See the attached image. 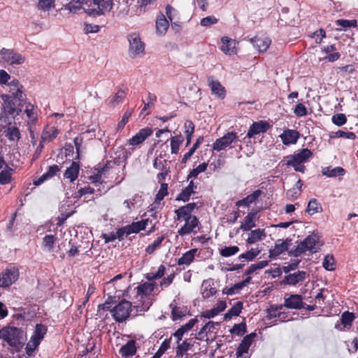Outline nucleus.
<instances>
[{
  "mask_svg": "<svg viewBox=\"0 0 358 358\" xmlns=\"http://www.w3.org/2000/svg\"><path fill=\"white\" fill-rule=\"evenodd\" d=\"M131 307V302L126 300L121 301L111 310V313L115 320L117 322L125 321L130 315Z\"/></svg>",
  "mask_w": 358,
  "mask_h": 358,
  "instance_id": "obj_6",
  "label": "nucleus"
},
{
  "mask_svg": "<svg viewBox=\"0 0 358 358\" xmlns=\"http://www.w3.org/2000/svg\"><path fill=\"white\" fill-rule=\"evenodd\" d=\"M238 138L235 132H228L214 142L213 149L217 151L224 150L229 147L234 142L237 141Z\"/></svg>",
  "mask_w": 358,
  "mask_h": 358,
  "instance_id": "obj_8",
  "label": "nucleus"
},
{
  "mask_svg": "<svg viewBox=\"0 0 358 358\" xmlns=\"http://www.w3.org/2000/svg\"><path fill=\"white\" fill-rule=\"evenodd\" d=\"M217 292V290L213 287L210 281L204 280L201 286V294L203 299H208Z\"/></svg>",
  "mask_w": 358,
  "mask_h": 358,
  "instance_id": "obj_33",
  "label": "nucleus"
},
{
  "mask_svg": "<svg viewBox=\"0 0 358 358\" xmlns=\"http://www.w3.org/2000/svg\"><path fill=\"white\" fill-rule=\"evenodd\" d=\"M319 240L320 236L317 234L313 233L312 234L308 236L301 243L303 245L305 250L307 251H310L313 253L317 252L319 248Z\"/></svg>",
  "mask_w": 358,
  "mask_h": 358,
  "instance_id": "obj_12",
  "label": "nucleus"
},
{
  "mask_svg": "<svg viewBox=\"0 0 358 358\" xmlns=\"http://www.w3.org/2000/svg\"><path fill=\"white\" fill-rule=\"evenodd\" d=\"M229 331L232 334L242 336L247 331L246 324L245 323L235 324Z\"/></svg>",
  "mask_w": 358,
  "mask_h": 358,
  "instance_id": "obj_59",
  "label": "nucleus"
},
{
  "mask_svg": "<svg viewBox=\"0 0 358 358\" xmlns=\"http://www.w3.org/2000/svg\"><path fill=\"white\" fill-rule=\"evenodd\" d=\"M255 217V213H249L244 219L243 222L241 224L240 228L243 231H250L255 226L254 219Z\"/></svg>",
  "mask_w": 358,
  "mask_h": 358,
  "instance_id": "obj_38",
  "label": "nucleus"
},
{
  "mask_svg": "<svg viewBox=\"0 0 358 358\" xmlns=\"http://www.w3.org/2000/svg\"><path fill=\"white\" fill-rule=\"evenodd\" d=\"M207 167H208V163L203 162V163L200 164L198 166H196V168H194L190 171L189 173L188 174V176L187 177V180H189L192 178L197 177V176L199 173L204 172L207 169Z\"/></svg>",
  "mask_w": 358,
  "mask_h": 358,
  "instance_id": "obj_45",
  "label": "nucleus"
},
{
  "mask_svg": "<svg viewBox=\"0 0 358 358\" xmlns=\"http://www.w3.org/2000/svg\"><path fill=\"white\" fill-rule=\"evenodd\" d=\"M306 212L309 215H313L317 213L322 212V208L317 199H312L308 203Z\"/></svg>",
  "mask_w": 358,
  "mask_h": 358,
  "instance_id": "obj_36",
  "label": "nucleus"
},
{
  "mask_svg": "<svg viewBox=\"0 0 358 358\" xmlns=\"http://www.w3.org/2000/svg\"><path fill=\"white\" fill-rule=\"evenodd\" d=\"M4 134L10 141H18L21 138L19 129L13 126L8 127V128L4 130Z\"/></svg>",
  "mask_w": 358,
  "mask_h": 358,
  "instance_id": "obj_32",
  "label": "nucleus"
},
{
  "mask_svg": "<svg viewBox=\"0 0 358 358\" xmlns=\"http://www.w3.org/2000/svg\"><path fill=\"white\" fill-rule=\"evenodd\" d=\"M59 130L55 126L46 125L41 134V141L50 142L57 138Z\"/></svg>",
  "mask_w": 358,
  "mask_h": 358,
  "instance_id": "obj_22",
  "label": "nucleus"
},
{
  "mask_svg": "<svg viewBox=\"0 0 358 358\" xmlns=\"http://www.w3.org/2000/svg\"><path fill=\"white\" fill-rule=\"evenodd\" d=\"M25 336V332L22 328L7 326L0 329V338L15 349H19L24 345Z\"/></svg>",
  "mask_w": 358,
  "mask_h": 358,
  "instance_id": "obj_3",
  "label": "nucleus"
},
{
  "mask_svg": "<svg viewBox=\"0 0 358 358\" xmlns=\"http://www.w3.org/2000/svg\"><path fill=\"white\" fill-rule=\"evenodd\" d=\"M47 330V327L44 324H37L36 325L34 334L30 339L35 347H38L41 341L46 334Z\"/></svg>",
  "mask_w": 358,
  "mask_h": 358,
  "instance_id": "obj_21",
  "label": "nucleus"
},
{
  "mask_svg": "<svg viewBox=\"0 0 358 358\" xmlns=\"http://www.w3.org/2000/svg\"><path fill=\"white\" fill-rule=\"evenodd\" d=\"M168 194V184L162 183L160 185V189L158 191L154 203L159 204L161 201L164 199L165 196Z\"/></svg>",
  "mask_w": 358,
  "mask_h": 358,
  "instance_id": "obj_46",
  "label": "nucleus"
},
{
  "mask_svg": "<svg viewBox=\"0 0 358 358\" xmlns=\"http://www.w3.org/2000/svg\"><path fill=\"white\" fill-rule=\"evenodd\" d=\"M184 141L181 135H176L171 138V151L172 154H177Z\"/></svg>",
  "mask_w": 358,
  "mask_h": 358,
  "instance_id": "obj_39",
  "label": "nucleus"
},
{
  "mask_svg": "<svg viewBox=\"0 0 358 358\" xmlns=\"http://www.w3.org/2000/svg\"><path fill=\"white\" fill-rule=\"evenodd\" d=\"M56 241V237L53 235H46L43 238V245L46 248L48 251L51 252L53 249L54 244Z\"/></svg>",
  "mask_w": 358,
  "mask_h": 358,
  "instance_id": "obj_58",
  "label": "nucleus"
},
{
  "mask_svg": "<svg viewBox=\"0 0 358 358\" xmlns=\"http://www.w3.org/2000/svg\"><path fill=\"white\" fill-rule=\"evenodd\" d=\"M113 7V0H93L85 12L91 17L105 15Z\"/></svg>",
  "mask_w": 358,
  "mask_h": 358,
  "instance_id": "obj_4",
  "label": "nucleus"
},
{
  "mask_svg": "<svg viewBox=\"0 0 358 358\" xmlns=\"http://www.w3.org/2000/svg\"><path fill=\"white\" fill-rule=\"evenodd\" d=\"M25 58L15 52L12 49H6L3 48L0 50V63L7 64L10 65H20L24 62Z\"/></svg>",
  "mask_w": 358,
  "mask_h": 358,
  "instance_id": "obj_7",
  "label": "nucleus"
},
{
  "mask_svg": "<svg viewBox=\"0 0 358 358\" xmlns=\"http://www.w3.org/2000/svg\"><path fill=\"white\" fill-rule=\"evenodd\" d=\"M254 45L259 52H265L270 46L271 41L268 38H255Z\"/></svg>",
  "mask_w": 358,
  "mask_h": 358,
  "instance_id": "obj_35",
  "label": "nucleus"
},
{
  "mask_svg": "<svg viewBox=\"0 0 358 358\" xmlns=\"http://www.w3.org/2000/svg\"><path fill=\"white\" fill-rule=\"evenodd\" d=\"M268 262L263 260L258 262L256 264H251L250 266L245 271V274L247 275H251L257 270L262 269L268 266Z\"/></svg>",
  "mask_w": 358,
  "mask_h": 358,
  "instance_id": "obj_43",
  "label": "nucleus"
},
{
  "mask_svg": "<svg viewBox=\"0 0 358 358\" xmlns=\"http://www.w3.org/2000/svg\"><path fill=\"white\" fill-rule=\"evenodd\" d=\"M166 268L164 265H160L155 273H149L146 275V278L151 282L161 278L165 273Z\"/></svg>",
  "mask_w": 358,
  "mask_h": 358,
  "instance_id": "obj_48",
  "label": "nucleus"
},
{
  "mask_svg": "<svg viewBox=\"0 0 358 358\" xmlns=\"http://www.w3.org/2000/svg\"><path fill=\"white\" fill-rule=\"evenodd\" d=\"M197 252V249H191L186 252L183 255L178 259V264L179 266L181 265H189L194 259L195 255Z\"/></svg>",
  "mask_w": 358,
  "mask_h": 358,
  "instance_id": "obj_30",
  "label": "nucleus"
},
{
  "mask_svg": "<svg viewBox=\"0 0 358 358\" xmlns=\"http://www.w3.org/2000/svg\"><path fill=\"white\" fill-rule=\"evenodd\" d=\"M84 3L85 1L83 0H73L66 5H65L64 7L65 9L69 10L70 12L76 13L81 8L82 4Z\"/></svg>",
  "mask_w": 358,
  "mask_h": 358,
  "instance_id": "obj_51",
  "label": "nucleus"
},
{
  "mask_svg": "<svg viewBox=\"0 0 358 358\" xmlns=\"http://www.w3.org/2000/svg\"><path fill=\"white\" fill-rule=\"evenodd\" d=\"M134 110L131 108L127 109L122 117L121 120L117 125V130H122L126 124L128 122L129 117L131 116Z\"/></svg>",
  "mask_w": 358,
  "mask_h": 358,
  "instance_id": "obj_53",
  "label": "nucleus"
},
{
  "mask_svg": "<svg viewBox=\"0 0 358 358\" xmlns=\"http://www.w3.org/2000/svg\"><path fill=\"white\" fill-rule=\"evenodd\" d=\"M306 250H305L303 245L301 242L294 248L288 252V255L290 257H299L302 254L305 253Z\"/></svg>",
  "mask_w": 358,
  "mask_h": 358,
  "instance_id": "obj_63",
  "label": "nucleus"
},
{
  "mask_svg": "<svg viewBox=\"0 0 358 358\" xmlns=\"http://www.w3.org/2000/svg\"><path fill=\"white\" fill-rule=\"evenodd\" d=\"M255 333H251L246 335L243 340L241 341L238 347L236 349V355L237 357H241L245 353L248 352L250 347L251 346L254 338L256 337Z\"/></svg>",
  "mask_w": 358,
  "mask_h": 358,
  "instance_id": "obj_14",
  "label": "nucleus"
},
{
  "mask_svg": "<svg viewBox=\"0 0 358 358\" xmlns=\"http://www.w3.org/2000/svg\"><path fill=\"white\" fill-rule=\"evenodd\" d=\"M239 248L238 246H225L220 250V254L222 257H229L238 253Z\"/></svg>",
  "mask_w": 358,
  "mask_h": 358,
  "instance_id": "obj_42",
  "label": "nucleus"
},
{
  "mask_svg": "<svg viewBox=\"0 0 358 358\" xmlns=\"http://www.w3.org/2000/svg\"><path fill=\"white\" fill-rule=\"evenodd\" d=\"M152 134V131L150 128H143L129 140V144L132 146L138 145L143 143L148 137L151 136Z\"/></svg>",
  "mask_w": 358,
  "mask_h": 358,
  "instance_id": "obj_15",
  "label": "nucleus"
},
{
  "mask_svg": "<svg viewBox=\"0 0 358 358\" xmlns=\"http://www.w3.org/2000/svg\"><path fill=\"white\" fill-rule=\"evenodd\" d=\"M185 224L178 231L180 236H184L192 232L196 233L194 229L198 227L199 221L196 216L189 217V220H185Z\"/></svg>",
  "mask_w": 358,
  "mask_h": 358,
  "instance_id": "obj_13",
  "label": "nucleus"
},
{
  "mask_svg": "<svg viewBox=\"0 0 358 358\" xmlns=\"http://www.w3.org/2000/svg\"><path fill=\"white\" fill-rule=\"evenodd\" d=\"M262 190L257 189V190L254 191L252 194L248 195L245 197V199H246L248 205L250 206V204L255 202L258 199V198L262 195Z\"/></svg>",
  "mask_w": 358,
  "mask_h": 358,
  "instance_id": "obj_64",
  "label": "nucleus"
},
{
  "mask_svg": "<svg viewBox=\"0 0 358 358\" xmlns=\"http://www.w3.org/2000/svg\"><path fill=\"white\" fill-rule=\"evenodd\" d=\"M243 309V302L237 301L224 315L225 320H230L232 317L238 316Z\"/></svg>",
  "mask_w": 358,
  "mask_h": 358,
  "instance_id": "obj_37",
  "label": "nucleus"
},
{
  "mask_svg": "<svg viewBox=\"0 0 358 358\" xmlns=\"http://www.w3.org/2000/svg\"><path fill=\"white\" fill-rule=\"evenodd\" d=\"M336 24L346 29L356 27L357 26V22L356 20H349L345 19H339L336 21Z\"/></svg>",
  "mask_w": 358,
  "mask_h": 358,
  "instance_id": "obj_57",
  "label": "nucleus"
},
{
  "mask_svg": "<svg viewBox=\"0 0 358 358\" xmlns=\"http://www.w3.org/2000/svg\"><path fill=\"white\" fill-rule=\"evenodd\" d=\"M322 173L324 176H326L329 178H333L336 176H342L345 173V170L340 166H337L335 168H331L330 166L323 168L322 170Z\"/></svg>",
  "mask_w": 358,
  "mask_h": 358,
  "instance_id": "obj_29",
  "label": "nucleus"
},
{
  "mask_svg": "<svg viewBox=\"0 0 358 358\" xmlns=\"http://www.w3.org/2000/svg\"><path fill=\"white\" fill-rule=\"evenodd\" d=\"M55 0H38L37 8L44 11L49 10L55 7Z\"/></svg>",
  "mask_w": 358,
  "mask_h": 358,
  "instance_id": "obj_55",
  "label": "nucleus"
},
{
  "mask_svg": "<svg viewBox=\"0 0 358 358\" xmlns=\"http://www.w3.org/2000/svg\"><path fill=\"white\" fill-rule=\"evenodd\" d=\"M312 152L308 148H303L299 150L298 152H295L294 155H290L286 157L287 159H289L293 161L297 164H303L308 161V159L311 157Z\"/></svg>",
  "mask_w": 358,
  "mask_h": 358,
  "instance_id": "obj_18",
  "label": "nucleus"
},
{
  "mask_svg": "<svg viewBox=\"0 0 358 358\" xmlns=\"http://www.w3.org/2000/svg\"><path fill=\"white\" fill-rule=\"evenodd\" d=\"M191 347L192 344L187 340L184 341L181 343L179 342L176 350V356L182 357L191 348Z\"/></svg>",
  "mask_w": 358,
  "mask_h": 358,
  "instance_id": "obj_41",
  "label": "nucleus"
},
{
  "mask_svg": "<svg viewBox=\"0 0 358 358\" xmlns=\"http://www.w3.org/2000/svg\"><path fill=\"white\" fill-rule=\"evenodd\" d=\"M323 267L327 271H334L335 269V260L332 255H327L324 257L323 262Z\"/></svg>",
  "mask_w": 358,
  "mask_h": 358,
  "instance_id": "obj_56",
  "label": "nucleus"
},
{
  "mask_svg": "<svg viewBox=\"0 0 358 358\" xmlns=\"http://www.w3.org/2000/svg\"><path fill=\"white\" fill-rule=\"evenodd\" d=\"M195 193V191L190 190L187 187L184 188L181 192L177 196L176 200L182 201L183 202L188 201L192 194Z\"/></svg>",
  "mask_w": 358,
  "mask_h": 358,
  "instance_id": "obj_54",
  "label": "nucleus"
},
{
  "mask_svg": "<svg viewBox=\"0 0 358 358\" xmlns=\"http://www.w3.org/2000/svg\"><path fill=\"white\" fill-rule=\"evenodd\" d=\"M129 43V55L131 58L142 56L145 54V44L141 41L139 34L133 32L127 36Z\"/></svg>",
  "mask_w": 358,
  "mask_h": 358,
  "instance_id": "obj_5",
  "label": "nucleus"
},
{
  "mask_svg": "<svg viewBox=\"0 0 358 358\" xmlns=\"http://www.w3.org/2000/svg\"><path fill=\"white\" fill-rule=\"evenodd\" d=\"M292 240L287 238L285 240L278 239L273 248L269 250V257L275 258L280 255L284 253L289 250V247L291 245Z\"/></svg>",
  "mask_w": 358,
  "mask_h": 358,
  "instance_id": "obj_10",
  "label": "nucleus"
},
{
  "mask_svg": "<svg viewBox=\"0 0 358 358\" xmlns=\"http://www.w3.org/2000/svg\"><path fill=\"white\" fill-rule=\"evenodd\" d=\"M265 236L266 234L264 229H257L255 230H252L249 234L246 242L248 244H252L259 241H262Z\"/></svg>",
  "mask_w": 358,
  "mask_h": 358,
  "instance_id": "obj_31",
  "label": "nucleus"
},
{
  "mask_svg": "<svg viewBox=\"0 0 358 358\" xmlns=\"http://www.w3.org/2000/svg\"><path fill=\"white\" fill-rule=\"evenodd\" d=\"M222 45L221 50L226 54L234 55L236 53V41L230 39L227 36H223L221 39Z\"/></svg>",
  "mask_w": 358,
  "mask_h": 358,
  "instance_id": "obj_26",
  "label": "nucleus"
},
{
  "mask_svg": "<svg viewBox=\"0 0 358 358\" xmlns=\"http://www.w3.org/2000/svg\"><path fill=\"white\" fill-rule=\"evenodd\" d=\"M174 213L177 215V220H189V217H193L191 213H189L188 211H187L185 208H183L182 206L179 208L175 210Z\"/></svg>",
  "mask_w": 358,
  "mask_h": 358,
  "instance_id": "obj_60",
  "label": "nucleus"
},
{
  "mask_svg": "<svg viewBox=\"0 0 358 358\" xmlns=\"http://www.w3.org/2000/svg\"><path fill=\"white\" fill-rule=\"evenodd\" d=\"M126 95L127 93L125 90L119 89L114 96L108 99V104L110 106L115 107L123 102Z\"/></svg>",
  "mask_w": 358,
  "mask_h": 358,
  "instance_id": "obj_28",
  "label": "nucleus"
},
{
  "mask_svg": "<svg viewBox=\"0 0 358 358\" xmlns=\"http://www.w3.org/2000/svg\"><path fill=\"white\" fill-rule=\"evenodd\" d=\"M299 132L294 129H286L280 134V137L284 145L296 144L299 138Z\"/></svg>",
  "mask_w": 358,
  "mask_h": 358,
  "instance_id": "obj_20",
  "label": "nucleus"
},
{
  "mask_svg": "<svg viewBox=\"0 0 358 358\" xmlns=\"http://www.w3.org/2000/svg\"><path fill=\"white\" fill-rule=\"evenodd\" d=\"M157 286L156 282L148 280L136 288L137 301L134 302V308L137 313H144L149 310L152 303L150 295Z\"/></svg>",
  "mask_w": 358,
  "mask_h": 358,
  "instance_id": "obj_2",
  "label": "nucleus"
},
{
  "mask_svg": "<svg viewBox=\"0 0 358 358\" xmlns=\"http://www.w3.org/2000/svg\"><path fill=\"white\" fill-rule=\"evenodd\" d=\"M260 250L258 249H251L245 253H243L238 256V259H245L248 261H252L258 255Z\"/></svg>",
  "mask_w": 358,
  "mask_h": 358,
  "instance_id": "obj_50",
  "label": "nucleus"
},
{
  "mask_svg": "<svg viewBox=\"0 0 358 358\" xmlns=\"http://www.w3.org/2000/svg\"><path fill=\"white\" fill-rule=\"evenodd\" d=\"M8 94L4 95L5 106L3 114L13 117L20 115L24 110L28 118L29 126L35 125L38 120L37 113L33 104L26 101V95L22 92V85L17 79H13L8 83Z\"/></svg>",
  "mask_w": 358,
  "mask_h": 358,
  "instance_id": "obj_1",
  "label": "nucleus"
},
{
  "mask_svg": "<svg viewBox=\"0 0 358 358\" xmlns=\"http://www.w3.org/2000/svg\"><path fill=\"white\" fill-rule=\"evenodd\" d=\"M282 305H272L267 309V319L272 320L278 318L279 321L282 322L285 320L287 314L282 311L283 309Z\"/></svg>",
  "mask_w": 358,
  "mask_h": 358,
  "instance_id": "obj_19",
  "label": "nucleus"
},
{
  "mask_svg": "<svg viewBox=\"0 0 358 358\" xmlns=\"http://www.w3.org/2000/svg\"><path fill=\"white\" fill-rule=\"evenodd\" d=\"M307 276V273L304 271H297L294 273H290L284 277L282 283L295 286L299 282H303Z\"/></svg>",
  "mask_w": 358,
  "mask_h": 358,
  "instance_id": "obj_11",
  "label": "nucleus"
},
{
  "mask_svg": "<svg viewBox=\"0 0 358 358\" xmlns=\"http://www.w3.org/2000/svg\"><path fill=\"white\" fill-rule=\"evenodd\" d=\"M136 352V341L134 340L129 341L125 345L122 346L120 350V354L124 357H129L134 355Z\"/></svg>",
  "mask_w": 358,
  "mask_h": 358,
  "instance_id": "obj_27",
  "label": "nucleus"
},
{
  "mask_svg": "<svg viewBox=\"0 0 358 358\" xmlns=\"http://www.w3.org/2000/svg\"><path fill=\"white\" fill-rule=\"evenodd\" d=\"M310 36L311 38H315V43L320 44L323 39L326 38V32L323 29H319L318 30L312 33Z\"/></svg>",
  "mask_w": 358,
  "mask_h": 358,
  "instance_id": "obj_61",
  "label": "nucleus"
},
{
  "mask_svg": "<svg viewBox=\"0 0 358 358\" xmlns=\"http://www.w3.org/2000/svg\"><path fill=\"white\" fill-rule=\"evenodd\" d=\"M331 120L334 124L341 127L346 123L347 118L343 113H337L333 115Z\"/></svg>",
  "mask_w": 358,
  "mask_h": 358,
  "instance_id": "obj_62",
  "label": "nucleus"
},
{
  "mask_svg": "<svg viewBox=\"0 0 358 358\" xmlns=\"http://www.w3.org/2000/svg\"><path fill=\"white\" fill-rule=\"evenodd\" d=\"M171 338L165 339L161 344L158 350L155 353L152 358H160L162 355L170 348Z\"/></svg>",
  "mask_w": 358,
  "mask_h": 358,
  "instance_id": "obj_49",
  "label": "nucleus"
},
{
  "mask_svg": "<svg viewBox=\"0 0 358 358\" xmlns=\"http://www.w3.org/2000/svg\"><path fill=\"white\" fill-rule=\"evenodd\" d=\"M19 277L18 269L12 267L6 268L0 274V286L8 287L14 283Z\"/></svg>",
  "mask_w": 358,
  "mask_h": 358,
  "instance_id": "obj_9",
  "label": "nucleus"
},
{
  "mask_svg": "<svg viewBox=\"0 0 358 358\" xmlns=\"http://www.w3.org/2000/svg\"><path fill=\"white\" fill-rule=\"evenodd\" d=\"M282 306L290 309H301L304 307L302 296L299 294H291L287 298L285 297Z\"/></svg>",
  "mask_w": 358,
  "mask_h": 358,
  "instance_id": "obj_16",
  "label": "nucleus"
},
{
  "mask_svg": "<svg viewBox=\"0 0 358 358\" xmlns=\"http://www.w3.org/2000/svg\"><path fill=\"white\" fill-rule=\"evenodd\" d=\"M185 134L187 139L186 146H188L191 143L192 136L194 131V125L192 121L188 120L185 123Z\"/></svg>",
  "mask_w": 358,
  "mask_h": 358,
  "instance_id": "obj_44",
  "label": "nucleus"
},
{
  "mask_svg": "<svg viewBox=\"0 0 358 358\" xmlns=\"http://www.w3.org/2000/svg\"><path fill=\"white\" fill-rule=\"evenodd\" d=\"M164 240V236H160L157 237L156 240H155L152 243L150 244L148 246H147L145 251L148 254L151 255L155 252L156 250H157L162 241Z\"/></svg>",
  "mask_w": 358,
  "mask_h": 358,
  "instance_id": "obj_47",
  "label": "nucleus"
},
{
  "mask_svg": "<svg viewBox=\"0 0 358 358\" xmlns=\"http://www.w3.org/2000/svg\"><path fill=\"white\" fill-rule=\"evenodd\" d=\"M208 85L210 87L211 92L215 94L218 98L223 99L226 95V91L224 87L222 86L218 80H214L212 78H208Z\"/></svg>",
  "mask_w": 358,
  "mask_h": 358,
  "instance_id": "obj_24",
  "label": "nucleus"
},
{
  "mask_svg": "<svg viewBox=\"0 0 358 358\" xmlns=\"http://www.w3.org/2000/svg\"><path fill=\"white\" fill-rule=\"evenodd\" d=\"M60 168L59 166L54 164L49 166L48 171L43 173L39 178L34 181V184L36 186H38L43 183L45 180L54 177L58 172H59Z\"/></svg>",
  "mask_w": 358,
  "mask_h": 358,
  "instance_id": "obj_23",
  "label": "nucleus"
},
{
  "mask_svg": "<svg viewBox=\"0 0 358 358\" xmlns=\"http://www.w3.org/2000/svg\"><path fill=\"white\" fill-rule=\"evenodd\" d=\"M79 171V164L76 162H73L64 172V178L68 179L70 182H74L78 178Z\"/></svg>",
  "mask_w": 358,
  "mask_h": 358,
  "instance_id": "obj_25",
  "label": "nucleus"
},
{
  "mask_svg": "<svg viewBox=\"0 0 358 358\" xmlns=\"http://www.w3.org/2000/svg\"><path fill=\"white\" fill-rule=\"evenodd\" d=\"M169 28V21L164 15H160L156 21L157 32L163 34H165Z\"/></svg>",
  "mask_w": 358,
  "mask_h": 358,
  "instance_id": "obj_34",
  "label": "nucleus"
},
{
  "mask_svg": "<svg viewBox=\"0 0 358 358\" xmlns=\"http://www.w3.org/2000/svg\"><path fill=\"white\" fill-rule=\"evenodd\" d=\"M329 136L331 138H344L352 139V140H354L356 138V135L355 133L351 132V131H344L342 130H338L335 132H334V131L331 132L329 134Z\"/></svg>",
  "mask_w": 358,
  "mask_h": 358,
  "instance_id": "obj_40",
  "label": "nucleus"
},
{
  "mask_svg": "<svg viewBox=\"0 0 358 358\" xmlns=\"http://www.w3.org/2000/svg\"><path fill=\"white\" fill-rule=\"evenodd\" d=\"M355 317L352 313L349 311L344 312L341 318V324L344 327L351 326L352 322L354 321Z\"/></svg>",
  "mask_w": 358,
  "mask_h": 358,
  "instance_id": "obj_52",
  "label": "nucleus"
},
{
  "mask_svg": "<svg viewBox=\"0 0 358 358\" xmlns=\"http://www.w3.org/2000/svg\"><path fill=\"white\" fill-rule=\"evenodd\" d=\"M270 125L266 121H259L254 122L249 128V130L247 134V136L248 138H252L255 135L259 134L261 133L266 132Z\"/></svg>",
  "mask_w": 358,
  "mask_h": 358,
  "instance_id": "obj_17",
  "label": "nucleus"
}]
</instances>
